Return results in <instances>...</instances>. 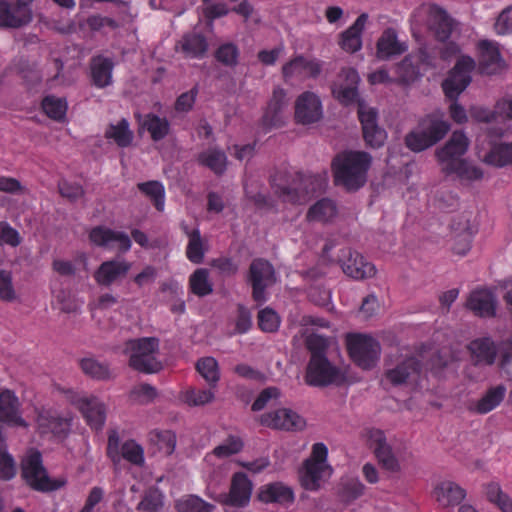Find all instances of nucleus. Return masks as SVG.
Returning <instances> with one entry per match:
<instances>
[{
    "instance_id": "f3484780",
    "label": "nucleus",
    "mask_w": 512,
    "mask_h": 512,
    "mask_svg": "<svg viewBox=\"0 0 512 512\" xmlns=\"http://www.w3.org/2000/svg\"><path fill=\"white\" fill-rule=\"evenodd\" d=\"M89 239L95 246L108 250L116 249L120 253H125L131 248V239L126 233L106 226L94 227L89 233Z\"/></svg>"
},
{
    "instance_id": "423d86ee",
    "label": "nucleus",
    "mask_w": 512,
    "mask_h": 512,
    "mask_svg": "<svg viewBox=\"0 0 512 512\" xmlns=\"http://www.w3.org/2000/svg\"><path fill=\"white\" fill-rule=\"evenodd\" d=\"M305 383L313 387L341 385L345 382V373L332 364L326 355L310 357L304 376Z\"/></svg>"
},
{
    "instance_id": "c85d7f7f",
    "label": "nucleus",
    "mask_w": 512,
    "mask_h": 512,
    "mask_svg": "<svg viewBox=\"0 0 512 512\" xmlns=\"http://www.w3.org/2000/svg\"><path fill=\"white\" fill-rule=\"evenodd\" d=\"M468 350L475 365L490 366L495 362L497 350L494 341L489 337L474 339L469 343Z\"/></svg>"
},
{
    "instance_id": "dca6fc26",
    "label": "nucleus",
    "mask_w": 512,
    "mask_h": 512,
    "mask_svg": "<svg viewBox=\"0 0 512 512\" xmlns=\"http://www.w3.org/2000/svg\"><path fill=\"white\" fill-rule=\"evenodd\" d=\"M71 416L62 414L51 407L37 410L36 424L40 434L61 436L67 434L71 426Z\"/></svg>"
},
{
    "instance_id": "72a5a7b5",
    "label": "nucleus",
    "mask_w": 512,
    "mask_h": 512,
    "mask_svg": "<svg viewBox=\"0 0 512 512\" xmlns=\"http://www.w3.org/2000/svg\"><path fill=\"white\" fill-rule=\"evenodd\" d=\"M451 166L448 170H441L442 173L460 182L470 183L483 178V171L466 159L462 158L452 163Z\"/></svg>"
},
{
    "instance_id": "69168bd1",
    "label": "nucleus",
    "mask_w": 512,
    "mask_h": 512,
    "mask_svg": "<svg viewBox=\"0 0 512 512\" xmlns=\"http://www.w3.org/2000/svg\"><path fill=\"white\" fill-rule=\"evenodd\" d=\"M258 325L265 332H274L280 325L279 316L270 308L262 309L258 313Z\"/></svg>"
},
{
    "instance_id": "49530a36",
    "label": "nucleus",
    "mask_w": 512,
    "mask_h": 512,
    "mask_svg": "<svg viewBox=\"0 0 512 512\" xmlns=\"http://www.w3.org/2000/svg\"><path fill=\"white\" fill-rule=\"evenodd\" d=\"M175 508L178 512H212L215 506L196 495H187L175 502Z\"/></svg>"
},
{
    "instance_id": "7ed1b4c3",
    "label": "nucleus",
    "mask_w": 512,
    "mask_h": 512,
    "mask_svg": "<svg viewBox=\"0 0 512 512\" xmlns=\"http://www.w3.org/2000/svg\"><path fill=\"white\" fill-rule=\"evenodd\" d=\"M123 353L131 368L142 373H156L162 368L159 355V339L143 337L131 339L124 345Z\"/></svg>"
},
{
    "instance_id": "5701e85b",
    "label": "nucleus",
    "mask_w": 512,
    "mask_h": 512,
    "mask_svg": "<svg viewBox=\"0 0 512 512\" xmlns=\"http://www.w3.org/2000/svg\"><path fill=\"white\" fill-rule=\"evenodd\" d=\"M0 422L9 426L28 427L20 413V402L11 390L0 392Z\"/></svg>"
},
{
    "instance_id": "c9c22d12",
    "label": "nucleus",
    "mask_w": 512,
    "mask_h": 512,
    "mask_svg": "<svg viewBox=\"0 0 512 512\" xmlns=\"http://www.w3.org/2000/svg\"><path fill=\"white\" fill-rule=\"evenodd\" d=\"M419 122L425 134L431 138L430 140L434 144L443 139L450 130V124L443 119V115L440 113L429 114Z\"/></svg>"
},
{
    "instance_id": "7c9ffc66",
    "label": "nucleus",
    "mask_w": 512,
    "mask_h": 512,
    "mask_svg": "<svg viewBox=\"0 0 512 512\" xmlns=\"http://www.w3.org/2000/svg\"><path fill=\"white\" fill-rule=\"evenodd\" d=\"M407 45L400 42L393 29H386L377 41L376 55L381 60H387L400 55L407 50Z\"/></svg>"
},
{
    "instance_id": "9b49d317",
    "label": "nucleus",
    "mask_w": 512,
    "mask_h": 512,
    "mask_svg": "<svg viewBox=\"0 0 512 512\" xmlns=\"http://www.w3.org/2000/svg\"><path fill=\"white\" fill-rule=\"evenodd\" d=\"M364 438L380 463L387 471L397 473L401 470V455L399 450L393 449L388 443L383 431L379 429H368Z\"/></svg>"
},
{
    "instance_id": "4468645a",
    "label": "nucleus",
    "mask_w": 512,
    "mask_h": 512,
    "mask_svg": "<svg viewBox=\"0 0 512 512\" xmlns=\"http://www.w3.org/2000/svg\"><path fill=\"white\" fill-rule=\"evenodd\" d=\"M475 68V61L470 56H461L456 62L449 76L444 80L442 87L445 95L456 100L471 82V72Z\"/></svg>"
},
{
    "instance_id": "9d476101",
    "label": "nucleus",
    "mask_w": 512,
    "mask_h": 512,
    "mask_svg": "<svg viewBox=\"0 0 512 512\" xmlns=\"http://www.w3.org/2000/svg\"><path fill=\"white\" fill-rule=\"evenodd\" d=\"M414 18L417 22L424 21L439 41H446L456 27V22L446 11L433 4L419 7L414 14Z\"/></svg>"
},
{
    "instance_id": "f03ea898",
    "label": "nucleus",
    "mask_w": 512,
    "mask_h": 512,
    "mask_svg": "<svg viewBox=\"0 0 512 512\" xmlns=\"http://www.w3.org/2000/svg\"><path fill=\"white\" fill-rule=\"evenodd\" d=\"M371 157L366 152L344 151L335 156L332 161V171L337 185L347 190H357L367 180V171Z\"/></svg>"
},
{
    "instance_id": "aec40b11",
    "label": "nucleus",
    "mask_w": 512,
    "mask_h": 512,
    "mask_svg": "<svg viewBox=\"0 0 512 512\" xmlns=\"http://www.w3.org/2000/svg\"><path fill=\"white\" fill-rule=\"evenodd\" d=\"M341 265L343 272L356 280L371 278L376 274L374 264L367 261L360 253L350 249L343 252Z\"/></svg>"
},
{
    "instance_id": "1a4fd4ad",
    "label": "nucleus",
    "mask_w": 512,
    "mask_h": 512,
    "mask_svg": "<svg viewBox=\"0 0 512 512\" xmlns=\"http://www.w3.org/2000/svg\"><path fill=\"white\" fill-rule=\"evenodd\" d=\"M253 484L243 472H236L231 477L228 493L216 494L208 487L206 495L214 501L235 508L246 507L251 499Z\"/></svg>"
},
{
    "instance_id": "2f4dec72",
    "label": "nucleus",
    "mask_w": 512,
    "mask_h": 512,
    "mask_svg": "<svg viewBox=\"0 0 512 512\" xmlns=\"http://www.w3.org/2000/svg\"><path fill=\"white\" fill-rule=\"evenodd\" d=\"M258 498L265 503L288 505L294 501L292 489L283 483L275 482L262 486Z\"/></svg>"
},
{
    "instance_id": "a211bd4d",
    "label": "nucleus",
    "mask_w": 512,
    "mask_h": 512,
    "mask_svg": "<svg viewBox=\"0 0 512 512\" xmlns=\"http://www.w3.org/2000/svg\"><path fill=\"white\" fill-rule=\"evenodd\" d=\"M469 139L463 131H454L446 144L436 150L441 170H448L452 163L462 159L469 147Z\"/></svg>"
},
{
    "instance_id": "4c0bfd02",
    "label": "nucleus",
    "mask_w": 512,
    "mask_h": 512,
    "mask_svg": "<svg viewBox=\"0 0 512 512\" xmlns=\"http://www.w3.org/2000/svg\"><path fill=\"white\" fill-rule=\"evenodd\" d=\"M186 234L188 237V243L186 247L187 259L194 264L202 263L207 251L206 240L202 238L199 229L187 231Z\"/></svg>"
},
{
    "instance_id": "f704fd0d",
    "label": "nucleus",
    "mask_w": 512,
    "mask_h": 512,
    "mask_svg": "<svg viewBox=\"0 0 512 512\" xmlns=\"http://www.w3.org/2000/svg\"><path fill=\"white\" fill-rule=\"evenodd\" d=\"M288 106L287 93L281 87L273 90L272 97L268 103L264 115L265 121L271 126H277L281 123L282 114Z\"/></svg>"
},
{
    "instance_id": "a19ab883",
    "label": "nucleus",
    "mask_w": 512,
    "mask_h": 512,
    "mask_svg": "<svg viewBox=\"0 0 512 512\" xmlns=\"http://www.w3.org/2000/svg\"><path fill=\"white\" fill-rule=\"evenodd\" d=\"M506 388L503 385L490 388L475 404L474 411L486 414L495 409L504 399Z\"/></svg>"
},
{
    "instance_id": "de8ad7c7",
    "label": "nucleus",
    "mask_w": 512,
    "mask_h": 512,
    "mask_svg": "<svg viewBox=\"0 0 512 512\" xmlns=\"http://www.w3.org/2000/svg\"><path fill=\"white\" fill-rule=\"evenodd\" d=\"M108 139H112L120 147H127L133 140V132L129 129L126 119L120 120L115 125H110L105 133Z\"/></svg>"
},
{
    "instance_id": "338daca9",
    "label": "nucleus",
    "mask_w": 512,
    "mask_h": 512,
    "mask_svg": "<svg viewBox=\"0 0 512 512\" xmlns=\"http://www.w3.org/2000/svg\"><path fill=\"white\" fill-rule=\"evenodd\" d=\"M58 189L61 196L70 201H77L85 194L82 185L74 181L61 180L58 184Z\"/></svg>"
},
{
    "instance_id": "2eb2a0df",
    "label": "nucleus",
    "mask_w": 512,
    "mask_h": 512,
    "mask_svg": "<svg viewBox=\"0 0 512 512\" xmlns=\"http://www.w3.org/2000/svg\"><path fill=\"white\" fill-rule=\"evenodd\" d=\"M323 70V62L317 58L297 55L282 66V77L286 83L317 78Z\"/></svg>"
},
{
    "instance_id": "a18cd8bd",
    "label": "nucleus",
    "mask_w": 512,
    "mask_h": 512,
    "mask_svg": "<svg viewBox=\"0 0 512 512\" xmlns=\"http://www.w3.org/2000/svg\"><path fill=\"white\" fill-rule=\"evenodd\" d=\"M41 106L43 112L52 120L64 121L68 109L65 98L49 95L42 100Z\"/></svg>"
},
{
    "instance_id": "4d7b16f0",
    "label": "nucleus",
    "mask_w": 512,
    "mask_h": 512,
    "mask_svg": "<svg viewBox=\"0 0 512 512\" xmlns=\"http://www.w3.org/2000/svg\"><path fill=\"white\" fill-rule=\"evenodd\" d=\"M512 160V147L509 144L495 145L490 153L485 156V162L488 164L502 167L509 164Z\"/></svg>"
},
{
    "instance_id": "f8f14e48",
    "label": "nucleus",
    "mask_w": 512,
    "mask_h": 512,
    "mask_svg": "<svg viewBox=\"0 0 512 512\" xmlns=\"http://www.w3.org/2000/svg\"><path fill=\"white\" fill-rule=\"evenodd\" d=\"M420 373V362L414 356L400 355L387 365L384 383L401 386L415 381Z\"/></svg>"
},
{
    "instance_id": "6ab92c4d",
    "label": "nucleus",
    "mask_w": 512,
    "mask_h": 512,
    "mask_svg": "<svg viewBox=\"0 0 512 512\" xmlns=\"http://www.w3.org/2000/svg\"><path fill=\"white\" fill-rule=\"evenodd\" d=\"M323 116L320 97L312 91L302 92L295 100V119L303 125L318 122Z\"/></svg>"
},
{
    "instance_id": "f257e3e1",
    "label": "nucleus",
    "mask_w": 512,
    "mask_h": 512,
    "mask_svg": "<svg viewBox=\"0 0 512 512\" xmlns=\"http://www.w3.org/2000/svg\"><path fill=\"white\" fill-rule=\"evenodd\" d=\"M272 185L275 193L284 202L303 204L314 194L322 191L325 179L300 172L279 173L273 177Z\"/></svg>"
},
{
    "instance_id": "3c124183",
    "label": "nucleus",
    "mask_w": 512,
    "mask_h": 512,
    "mask_svg": "<svg viewBox=\"0 0 512 512\" xmlns=\"http://www.w3.org/2000/svg\"><path fill=\"white\" fill-rule=\"evenodd\" d=\"M80 367L86 375L97 380H108L112 376L108 365L94 358H83L80 361Z\"/></svg>"
},
{
    "instance_id": "052dcab7",
    "label": "nucleus",
    "mask_w": 512,
    "mask_h": 512,
    "mask_svg": "<svg viewBox=\"0 0 512 512\" xmlns=\"http://www.w3.org/2000/svg\"><path fill=\"white\" fill-rule=\"evenodd\" d=\"M214 397V392L210 389H188L183 399L189 406H202L211 403Z\"/></svg>"
},
{
    "instance_id": "603ef678",
    "label": "nucleus",
    "mask_w": 512,
    "mask_h": 512,
    "mask_svg": "<svg viewBox=\"0 0 512 512\" xmlns=\"http://www.w3.org/2000/svg\"><path fill=\"white\" fill-rule=\"evenodd\" d=\"M430 139L423 131L419 122L418 126L406 135L405 143L410 150L421 152L435 145Z\"/></svg>"
},
{
    "instance_id": "0e129e2a",
    "label": "nucleus",
    "mask_w": 512,
    "mask_h": 512,
    "mask_svg": "<svg viewBox=\"0 0 512 512\" xmlns=\"http://www.w3.org/2000/svg\"><path fill=\"white\" fill-rule=\"evenodd\" d=\"M156 396V389L149 384H139L130 391L131 400L139 404L150 403Z\"/></svg>"
},
{
    "instance_id": "09e8293b",
    "label": "nucleus",
    "mask_w": 512,
    "mask_h": 512,
    "mask_svg": "<svg viewBox=\"0 0 512 512\" xmlns=\"http://www.w3.org/2000/svg\"><path fill=\"white\" fill-rule=\"evenodd\" d=\"M302 336H305V345L311 354L310 357H314L315 355H326L330 345L329 338L314 331H309L308 328L303 330Z\"/></svg>"
},
{
    "instance_id": "20e7f679",
    "label": "nucleus",
    "mask_w": 512,
    "mask_h": 512,
    "mask_svg": "<svg viewBox=\"0 0 512 512\" xmlns=\"http://www.w3.org/2000/svg\"><path fill=\"white\" fill-rule=\"evenodd\" d=\"M328 449L323 443L312 447L311 455L301 468L300 481L302 486L311 491L318 490L332 475V468L327 463Z\"/></svg>"
},
{
    "instance_id": "412c9836",
    "label": "nucleus",
    "mask_w": 512,
    "mask_h": 512,
    "mask_svg": "<svg viewBox=\"0 0 512 512\" xmlns=\"http://www.w3.org/2000/svg\"><path fill=\"white\" fill-rule=\"evenodd\" d=\"M262 425L283 430H301L305 427V420L290 409H278L274 412L261 415Z\"/></svg>"
},
{
    "instance_id": "a878e982",
    "label": "nucleus",
    "mask_w": 512,
    "mask_h": 512,
    "mask_svg": "<svg viewBox=\"0 0 512 512\" xmlns=\"http://www.w3.org/2000/svg\"><path fill=\"white\" fill-rule=\"evenodd\" d=\"M132 265L124 259H113L103 262L94 273L95 281L101 286H110L125 277Z\"/></svg>"
},
{
    "instance_id": "39448f33",
    "label": "nucleus",
    "mask_w": 512,
    "mask_h": 512,
    "mask_svg": "<svg viewBox=\"0 0 512 512\" xmlns=\"http://www.w3.org/2000/svg\"><path fill=\"white\" fill-rule=\"evenodd\" d=\"M22 476L27 484L38 491H54L65 485V481L48 476L39 451L31 449L22 460Z\"/></svg>"
},
{
    "instance_id": "37998d69",
    "label": "nucleus",
    "mask_w": 512,
    "mask_h": 512,
    "mask_svg": "<svg viewBox=\"0 0 512 512\" xmlns=\"http://www.w3.org/2000/svg\"><path fill=\"white\" fill-rule=\"evenodd\" d=\"M189 289L198 297L210 295L213 292V283L209 271L205 268L196 269L189 277Z\"/></svg>"
},
{
    "instance_id": "393cba45",
    "label": "nucleus",
    "mask_w": 512,
    "mask_h": 512,
    "mask_svg": "<svg viewBox=\"0 0 512 512\" xmlns=\"http://www.w3.org/2000/svg\"><path fill=\"white\" fill-rule=\"evenodd\" d=\"M359 81L360 77L355 69H343L339 74L338 82L333 86V95L344 104L352 103L357 97Z\"/></svg>"
},
{
    "instance_id": "c03bdc74",
    "label": "nucleus",
    "mask_w": 512,
    "mask_h": 512,
    "mask_svg": "<svg viewBox=\"0 0 512 512\" xmlns=\"http://www.w3.org/2000/svg\"><path fill=\"white\" fill-rule=\"evenodd\" d=\"M201 165L208 167L215 174H222L226 170L227 157L225 153L216 148H210L198 156Z\"/></svg>"
},
{
    "instance_id": "4be33fe9",
    "label": "nucleus",
    "mask_w": 512,
    "mask_h": 512,
    "mask_svg": "<svg viewBox=\"0 0 512 512\" xmlns=\"http://www.w3.org/2000/svg\"><path fill=\"white\" fill-rule=\"evenodd\" d=\"M496 297L486 288L473 290L466 301V307L474 315L484 318L494 317L496 315Z\"/></svg>"
},
{
    "instance_id": "ea45409f",
    "label": "nucleus",
    "mask_w": 512,
    "mask_h": 512,
    "mask_svg": "<svg viewBox=\"0 0 512 512\" xmlns=\"http://www.w3.org/2000/svg\"><path fill=\"white\" fill-rule=\"evenodd\" d=\"M337 215V207L334 201L330 199H321L316 202L307 212L308 221L330 222Z\"/></svg>"
},
{
    "instance_id": "b1692460",
    "label": "nucleus",
    "mask_w": 512,
    "mask_h": 512,
    "mask_svg": "<svg viewBox=\"0 0 512 512\" xmlns=\"http://www.w3.org/2000/svg\"><path fill=\"white\" fill-rule=\"evenodd\" d=\"M453 232V251L455 254L464 256L471 249V243L476 227L470 222V219L462 215L452 223Z\"/></svg>"
},
{
    "instance_id": "e2e57ef3",
    "label": "nucleus",
    "mask_w": 512,
    "mask_h": 512,
    "mask_svg": "<svg viewBox=\"0 0 512 512\" xmlns=\"http://www.w3.org/2000/svg\"><path fill=\"white\" fill-rule=\"evenodd\" d=\"M216 59L226 66H235L238 63L239 50L233 43L221 45L216 51Z\"/></svg>"
},
{
    "instance_id": "8fccbe9b",
    "label": "nucleus",
    "mask_w": 512,
    "mask_h": 512,
    "mask_svg": "<svg viewBox=\"0 0 512 512\" xmlns=\"http://www.w3.org/2000/svg\"><path fill=\"white\" fill-rule=\"evenodd\" d=\"M138 189L149 197L158 211H163L165 206V189L159 181H147L137 185Z\"/></svg>"
},
{
    "instance_id": "6e6552de",
    "label": "nucleus",
    "mask_w": 512,
    "mask_h": 512,
    "mask_svg": "<svg viewBox=\"0 0 512 512\" xmlns=\"http://www.w3.org/2000/svg\"><path fill=\"white\" fill-rule=\"evenodd\" d=\"M65 395L67 401L81 412L89 426L96 430L103 427L107 409L98 397L73 390H67Z\"/></svg>"
},
{
    "instance_id": "bf43d9fd",
    "label": "nucleus",
    "mask_w": 512,
    "mask_h": 512,
    "mask_svg": "<svg viewBox=\"0 0 512 512\" xmlns=\"http://www.w3.org/2000/svg\"><path fill=\"white\" fill-rule=\"evenodd\" d=\"M163 494L159 489L148 490L137 509L145 512H158L163 507Z\"/></svg>"
},
{
    "instance_id": "cd10ccee",
    "label": "nucleus",
    "mask_w": 512,
    "mask_h": 512,
    "mask_svg": "<svg viewBox=\"0 0 512 512\" xmlns=\"http://www.w3.org/2000/svg\"><path fill=\"white\" fill-rule=\"evenodd\" d=\"M478 49L480 67L484 73L494 74L503 68L504 61L496 42L481 40Z\"/></svg>"
},
{
    "instance_id": "680f3d73",
    "label": "nucleus",
    "mask_w": 512,
    "mask_h": 512,
    "mask_svg": "<svg viewBox=\"0 0 512 512\" xmlns=\"http://www.w3.org/2000/svg\"><path fill=\"white\" fill-rule=\"evenodd\" d=\"M243 442L239 437L230 436L223 443L215 447L212 454L219 458H226L241 451Z\"/></svg>"
},
{
    "instance_id": "473e14b6",
    "label": "nucleus",
    "mask_w": 512,
    "mask_h": 512,
    "mask_svg": "<svg viewBox=\"0 0 512 512\" xmlns=\"http://www.w3.org/2000/svg\"><path fill=\"white\" fill-rule=\"evenodd\" d=\"M114 63L110 58L98 55L91 59L90 69L93 84L105 88L112 84Z\"/></svg>"
},
{
    "instance_id": "5fc2aeb1",
    "label": "nucleus",
    "mask_w": 512,
    "mask_h": 512,
    "mask_svg": "<svg viewBox=\"0 0 512 512\" xmlns=\"http://www.w3.org/2000/svg\"><path fill=\"white\" fill-rule=\"evenodd\" d=\"M196 369L209 384H216L220 379L218 362L213 357L199 359Z\"/></svg>"
},
{
    "instance_id": "bb28decb",
    "label": "nucleus",
    "mask_w": 512,
    "mask_h": 512,
    "mask_svg": "<svg viewBox=\"0 0 512 512\" xmlns=\"http://www.w3.org/2000/svg\"><path fill=\"white\" fill-rule=\"evenodd\" d=\"M434 498L442 508L459 505L466 497V491L456 482L445 480L440 482L433 491Z\"/></svg>"
},
{
    "instance_id": "864d4df0",
    "label": "nucleus",
    "mask_w": 512,
    "mask_h": 512,
    "mask_svg": "<svg viewBox=\"0 0 512 512\" xmlns=\"http://www.w3.org/2000/svg\"><path fill=\"white\" fill-rule=\"evenodd\" d=\"M150 441L163 455H171L176 445L175 434L169 430L154 431L150 434Z\"/></svg>"
},
{
    "instance_id": "6e6d98bb",
    "label": "nucleus",
    "mask_w": 512,
    "mask_h": 512,
    "mask_svg": "<svg viewBox=\"0 0 512 512\" xmlns=\"http://www.w3.org/2000/svg\"><path fill=\"white\" fill-rule=\"evenodd\" d=\"M486 496L488 500L502 511V512H512V502L509 496L501 490V487L498 483H489L486 486Z\"/></svg>"
},
{
    "instance_id": "0eeeda50",
    "label": "nucleus",
    "mask_w": 512,
    "mask_h": 512,
    "mask_svg": "<svg viewBox=\"0 0 512 512\" xmlns=\"http://www.w3.org/2000/svg\"><path fill=\"white\" fill-rule=\"evenodd\" d=\"M346 346L351 359L362 369L373 368L381 354L379 342L366 334H347Z\"/></svg>"
},
{
    "instance_id": "e433bc0d",
    "label": "nucleus",
    "mask_w": 512,
    "mask_h": 512,
    "mask_svg": "<svg viewBox=\"0 0 512 512\" xmlns=\"http://www.w3.org/2000/svg\"><path fill=\"white\" fill-rule=\"evenodd\" d=\"M177 47L189 58H201L205 55L208 44L204 36L197 33H189L182 37Z\"/></svg>"
},
{
    "instance_id": "c756f323",
    "label": "nucleus",
    "mask_w": 512,
    "mask_h": 512,
    "mask_svg": "<svg viewBox=\"0 0 512 512\" xmlns=\"http://www.w3.org/2000/svg\"><path fill=\"white\" fill-rule=\"evenodd\" d=\"M368 20V14L362 13L355 22L340 35L339 45L348 52L355 53L362 47V32Z\"/></svg>"
},
{
    "instance_id": "774afa93",
    "label": "nucleus",
    "mask_w": 512,
    "mask_h": 512,
    "mask_svg": "<svg viewBox=\"0 0 512 512\" xmlns=\"http://www.w3.org/2000/svg\"><path fill=\"white\" fill-rule=\"evenodd\" d=\"M364 492V485L355 478L347 479L342 483L341 497L345 501H353Z\"/></svg>"
},
{
    "instance_id": "13d9d810",
    "label": "nucleus",
    "mask_w": 512,
    "mask_h": 512,
    "mask_svg": "<svg viewBox=\"0 0 512 512\" xmlns=\"http://www.w3.org/2000/svg\"><path fill=\"white\" fill-rule=\"evenodd\" d=\"M121 459H125L133 465L142 466L145 462L144 450L134 440H128L121 446Z\"/></svg>"
},
{
    "instance_id": "ddd939ff",
    "label": "nucleus",
    "mask_w": 512,
    "mask_h": 512,
    "mask_svg": "<svg viewBox=\"0 0 512 512\" xmlns=\"http://www.w3.org/2000/svg\"><path fill=\"white\" fill-rule=\"evenodd\" d=\"M248 281L252 286V297L258 303L267 300L266 289L277 281L275 269L267 260L254 259L249 267Z\"/></svg>"
},
{
    "instance_id": "58836bf2",
    "label": "nucleus",
    "mask_w": 512,
    "mask_h": 512,
    "mask_svg": "<svg viewBox=\"0 0 512 512\" xmlns=\"http://www.w3.org/2000/svg\"><path fill=\"white\" fill-rule=\"evenodd\" d=\"M31 0H17L16 6V16L9 21H4L2 15L7 13L8 10L4 5H0V26L2 27H10V28H18L21 27L31 21L32 14L29 8Z\"/></svg>"
},
{
    "instance_id": "79ce46f5",
    "label": "nucleus",
    "mask_w": 512,
    "mask_h": 512,
    "mask_svg": "<svg viewBox=\"0 0 512 512\" xmlns=\"http://www.w3.org/2000/svg\"><path fill=\"white\" fill-rule=\"evenodd\" d=\"M138 121L142 128L148 130L154 141L163 139L169 132L170 126L167 119L160 118L154 114H147L144 117L138 115Z\"/></svg>"
}]
</instances>
